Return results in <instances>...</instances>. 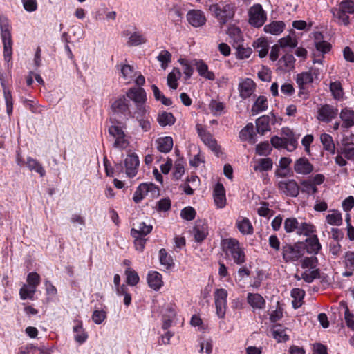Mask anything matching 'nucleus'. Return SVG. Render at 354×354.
Masks as SVG:
<instances>
[{
	"mask_svg": "<svg viewBox=\"0 0 354 354\" xmlns=\"http://www.w3.org/2000/svg\"><path fill=\"white\" fill-rule=\"evenodd\" d=\"M270 118L269 115H262L256 120L257 131L259 133L263 135L270 130Z\"/></svg>",
	"mask_w": 354,
	"mask_h": 354,
	"instance_id": "obj_39",
	"label": "nucleus"
},
{
	"mask_svg": "<svg viewBox=\"0 0 354 354\" xmlns=\"http://www.w3.org/2000/svg\"><path fill=\"white\" fill-rule=\"evenodd\" d=\"M158 196L159 189L153 183H142L136 188L133 194V201L136 203H139L145 198L153 200Z\"/></svg>",
	"mask_w": 354,
	"mask_h": 354,
	"instance_id": "obj_5",
	"label": "nucleus"
},
{
	"mask_svg": "<svg viewBox=\"0 0 354 354\" xmlns=\"http://www.w3.org/2000/svg\"><path fill=\"white\" fill-rule=\"evenodd\" d=\"M342 127L348 129L354 126V111L349 108H344L339 113Z\"/></svg>",
	"mask_w": 354,
	"mask_h": 354,
	"instance_id": "obj_23",
	"label": "nucleus"
},
{
	"mask_svg": "<svg viewBox=\"0 0 354 354\" xmlns=\"http://www.w3.org/2000/svg\"><path fill=\"white\" fill-rule=\"evenodd\" d=\"M120 71V77L128 84L133 82L138 86H142L145 83V79L142 75L136 71L133 66L127 64H120L118 66Z\"/></svg>",
	"mask_w": 354,
	"mask_h": 354,
	"instance_id": "obj_4",
	"label": "nucleus"
},
{
	"mask_svg": "<svg viewBox=\"0 0 354 354\" xmlns=\"http://www.w3.org/2000/svg\"><path fill=\"white\" fill-rule=\"evenodd\" d=\"M305 251L309 254H316L320 250L322 246L316 235H313L306 240V245L304 246Z\"/></svg>",
	"mask_w": 354,
	"mask_h": 354,
	"instance_id": "obj_33",
	"label": "nucleus"
},
{
	"mask_svg": "<svg viewBox=\"0 0 354 354\" xmlns=\"http://www.w3.org/2000/svg\"><path fill=\"white\" fill-rule=\"evenodd\" d=\"M298 226L299 222L295 218H288L284 221V230L287 233L296 232L297 234Z\"/></svg>",
	"mask_w": 354,
	"mask_h": 354,
	"instance_id": "obj_56",
	"label": "nucleus"
},
{
	"mask_svg": "<svg viewBox=\"0 0 354 354\" xmlns=\"http://www.w3.org/2000/svg\"><path fill=\"white\" fill-rule=\"evenodd\" d=\"M278 187L282 193L291 197H296L299 192V185L293 179L280 181Z\"/></svg>",
	"mask_w": 354,
	"mask_h": 354,
	"instance_id": "obj_14",
	"label": "nucleus"
},
{
	"mask_svg": "<svg viewBox=\"0 0 354 354\" xmlns=\"http://www.w3.org/2000/svg\"><path fill=\"white\" fill-rule=\"evenodd\" d=\"M343 263L346 271L343 273L344 277H351L354 272V252H346L343 257Z\"/></svg>",
	"mask_w": 354,
	"mask_h": 354,
	"instance_id": "obj_30",
	"label": "nucleus"
},
{
	"mask_svg": "<svg viewBox=\"0 0 354 354\" xmlns=\"http://www.w3.org/2000/svg\"><path fill=\"white\" fill-rule=\"evenodd\" d=\"M124 165L127 175L129 177L135 176L139 166L138 156L135 153L128 155L124 160Z\"/></svg>",
	"mask_w": 354,
	"mask_h": 354,
	"instance_id": "obj_19",
	"label": "nucleus"
},
{
	"mask_svg": "<svg viewBox=\"0 0 354 354\" xmlns=\"http://www.w3.org/2000/svg\"><path fill=\"white\" fill-rule=\"evenodd\" d=\"M252 46L253 48L258 52L259 57L263 58L268 55L269 45L266 37H261L253 41Z\"/></svg>",
	"mask_w": 354,
	"mask_h": 354,
	"instance_id": "obj_26",
	"label": "nucleus"
},
{
	"mask_svg": "<svg viewBox=\"0 0 354 354\" xmlns=\"http://www.w3.org/2000/svg\"><path fill=\"white\" fill-rule=\"evenodd\" d=\"M295 59L291 54H286L278 61L279 68L283 71H289L294 68Z\"/></svg>",
	"mask_w": 354,
	"mask_h": 354,
	"instance_id": "obj_36",
	"label": "nucleus"
},
{
	"mask_svg": "<svg viewBox=\"0 0 354 354\" xmlns=\"http://www.w3.org/2000/svg\"><path fill=\"white\" fill-rule=\"evenodd\" d=\"M226 248L234 262L241 265L245 261L244 248L236 239H228L225 241Z\"/></svg>",
	"mask_w": 354,
	"mask_h": 354,
	"instance_id": "obj_7",
	"label": "nucleus"
},
{
	"mask_svg": "<svg viewBox=\"0 0 354 354\" xmlns=\"http://www.w3.org/2000/svg\"><path fill=\"white\" fill-rule=\"evenodd\" d=\"M330 90L333 97L336 100H341L343 97L344 92L342 85L339 82H331L330 84Z\"/></svg>",
	"mask_w": 354,
	"mask_h": 354,
	"instance_id": "obj_55",
	"label": "nucleus"
},
{
	"mask_svg": "<svg viewBox=\"0 0 354 354\" xmlns=\"http://www.w3.org/2000/svg\"><path fill=\"white\" fill-rule=\"evenodd\" d=\"M333 20L339 25L348 26L350 24L349 15L337 6L331 8Z\"/></svg>",
	"mask_w": 354,
	"mask_h": 354,
	"instance_id": "obj_21",
	"label": "nucleus"
},
{
	"mask_svg": "<svg viewBox=\"0 0 354 354\" xmlns=\"http://www.w3.org/2000/svg\"><path fill=\"white\" fill-rule=\"evenodd\" d=\"M319 75V69L315 67H311L308 71L297 74L296 82L300 89H304L306 85L317 80Z\"/></svg>",
	"mask_w": 354,
	"mask_h": 354,
	"instance_id": "obj_9",
	"label": "nucleus"
},
{
	"mask_svg": "<svg viewBox=\"0 0 354 354\" xmlns=\"http://www.w3.org/2000/svg\"><path fill=\"white\" fill-rule=\"evenodd\" d=\"M323 36L319 32H316L315 34V45L316 49L322 53H328L330 49V45L326 41H323Z\"/></svg>",
	"mask_w": 354,
	"mask_h": 354,
	"instance_id": "obj_43",
	"label": "nucleus"
},
{
	"mask_svg": "<svg viewBox=\"0 0 354 354\" xmlns=\"http://www.w3.org/2000/svg\"><path fill=\"white\" fill-rule=\"evenodd\" d=\"M277 44L281 47V48H286L289 47L291 48H293L297 46V39L295 37H292L290 35H288L286 37H283L281 38Z\"/></svg>",
	"mask_w": 354,
	"mask_h": 354,
	"instance_id": "obj_60",
	"label": "nucleus"
},
{
	"mask_svg": "<svg viewBox=\"0 0 354 354\" xmlns=\"http://www.w3.org/2000/svg\"><path fill=\"white\" fill-rule=\"evenodd\" d=\"M147 283L153 290H158L163 286L162 274L157 271H150L147 274Z\"/></svg>",
	"mask_w": 354,
	"mask_h": 354,
	"instance_id": "obj_22",
	"label": "nucleus"
},
{
	"mask_svg": "<svg viewBox=\"0 0 354 354\" xmlns=\"http://www.w3.org/2000/svg\"><path fill=\"white\" fill-rule=\"evenodd\" d=\"M338 114V109L332 105L325 104L317 109V119L321 122L328 123L335 119Z\"/></svg>",
	"mask_w": 354,
	"mask_h": 354,
	"instance_id": "obj_12",
	"label": "nucleus"
},
{
	"mask_svg": "<svg viewBox=\"0 0 354 354\" xmlns=\"http://www.w3.org/2000/svg\"><path fill=\"white\" fill-rule=\"evenodd\" d=\"M3 87V97L6 106V113L10 116L13 111V100L10 91L1 82Z\"/></svg>",
	"mask_w": 354,
	"mask_h": 354,
	"instance_id": "obj_46",
	"label": "nucleus"
},
{
	"mask_svg": "<svg viewBox=\"0 0 354 354\" xmlns=\"http://www.w3.org/2000/svg\"><path fill=\"white\" fill-rule=\"evenodd\" d=\"M236 9L234 3L228 2L213 4L209 8L221 24H226L234 17Z\"/></svg>",
	"mask_w": 354,
	"mask_h": 354,
	"instance_id": "obj_2",
	"label": "nucleus"
},
{
	"mask_svg": "<svg viewBox=\"0 0 354 354\" xmlns=\"http://www.w3.org/2000/svg\"><path fill=\"white\" fill-rule=\"evenodd\" d=\"M125 275L127 276V283L130 286H136L140 281L138 273L131 268H126Z\"/></svg>",
	"mask_w": 354,
	"mask_h": 354,
	"instance_id": "obj_59",
	"label": "nucleus"
},
{
	"mask_svg": "<svg viewBox=\"0 0 354 354\" xmlns=\"http://www.w3.org/2000/svg\"><path fill=\"white\" fill-rule=\"evenodd\" d=\"M111 110L116 115H128L132 118L133 112L129 109V103L125 95H122L116 99L111 104Z\"/></svg>",
	"mask_w": 354,
	"mask_h": 354,
	"instance_id": "obj_11",
	"label": "nucleus"
},
{
	"mask_svg": "<svg viewBox=\"0 0 354 354\" xmlns=\"http://www.w3.org/2000/svg\"><path fill=\"white\" fill-rule=\"evenodd\" d=\"M187 20L193 27H201L206 23L205 13L201 10H190L187 12Z\"/></svg>",
	"mask_w": 354,
	"mask_h": 354,
	"instance_id": "obj_15",
	"label": "nucleus"
},
{
	"mask_svg": "<svg viewBox=\"0 0 354 354\" xmlns=\"http://www.w3.org/2000/svg\"><path fill=\"white\" fill-rule=\"evenodd\" d=\"M254 126L252 123L248 124L239 133V138L242 141L252 142L253 140Z\"/></svg>",
	"mask_w": 354,
	"mask_h": 354,
	"instance_id": "obj_51",
	"label": "nucleus"
},
{
	"mask_svg": "<svg viewBox=\"0 0 354 354\" xmlns=\"http://www.w3.org/2000/svg\"><path fill=\"white\" fill-rule=\"evenodd\" d=\"M337 6L348 15L354 13V1L353 0H342Z\"/></svg>",
	"mask_w": 354,
	"mask_h": 354,
	"instance_id": "obj_64",
	"label": "nucleus"
},
{
	"mask_svg": "<svg viewBox=\"0 0 354 354\" xmlns=\"http://www.w3.org/2000/svg\"><path fill=\"white\" fill-rule=\"evenodd\" d=\"M236 226L243 235L253 234V226L250 221L246 217L239 216L236 221Z\"/></svg>",
	"mask_w": 354,
	"mask_h": 354,
	"instance_id": "obj_25",
	"label": "nucleus"
},
{
	"mask_svg": "<svg viewBox=\"0 0 354 354\" xmlns=\"http://www.w3.org/2000/svg\"><path fill=\"white\" fill-rule=\"evenodd\" d=\"M146 41L147 40H146L145 37L143 36V35H142L140 32H136L132 33L130 35V37H129L127 44L129 46H138V45L145 44L146 42Z\"/></svg>",
	"mask_w": 354,
	"mask_h": 354,
	"instance_id": "obj_54",
	"label": "nucleus"
},
{
	"mask_svg": "<svg viewBox=\"0 0 354 354\" xmlns=\"http://www.w3.org/2000/svg\"><path fill=\"white\" fill-rule=\"evenodd\" d=\"M247 301L254 310L263 309L266 304L265 299L257 293H248Z\"/></svg>",
	"mask_w": 354,
	"mask_h": 354,
	"instance_id": "obj_24",
	"label": "nucleus"
},
{
	"mask_svg": "<svg viewBox=\"0 0 354 354\" xmlns=\"http://www.w3.org/2000/svg\"><path fill=\"white\" fill-rule=\"evenodd\" d=\"M253 170L256 172H264L272 169L273 162L271 158H264L254 159L251 162Z\"/></svg>",
	"mask_w": 354,
	"mask_h": 354,
	"instance_id": "obj_20",
	"label": "nucleus"
},
{
	"mask_svg": "<svg viewBox=\"0 0 354 354\" xmlns=\"http://www.w3.org/2000/svg\"><path fill=\"white\" fill-rule=\"evenodd\" d=\"M26 166L30 171H35L38 173L41 177L46 174L45 169L41 164L31 157H28L26 162Z\"/></svg>",
	"mask_w": 354,
	"mask_h": 354,
	"instance_id": "obj_47",
	"label": "nucleus"
},
{
	"mask_svg": "<svg viewBox=\"0 0 354 354\" xmlns=\"http://www.w3.org/2000/svg\"><path fill=\"white\" fill-rule=\"evenodd\" d=\"M124 95L134 103L133 113H137L139 116L145 115L147 110L150 109L149 106L147 104V93L141 86L130 88Z\"/></svg>",
	"mask_w": 354,
	"mask_h": 354,
	"instance_id": "obj_1",
	"label": "nucleus"
},
{
	"mask_svg": "<svg viewBox=\"0 0 354 354\" xmlns=\"http://www.w3.org/2000/svg\"><path fill=\"white\" fill-rule=\"evenodd\" d=\"M236 49V56L237 59H244L249 58L252 53V50L250 47H245L243 43H241L233 47Z\"/></svg>",
	"mask_w": 354,
	"mask_h": 354,
	"instance_id": "obj_49",
	"label": "nucleus"
},
{
	"mask_svg": "<svg viewBox=\"0 0 354 354\" xmlns=\"http://www.w3.org/2000/svg\"><path fill=\"white\" fill-rule=\"evenodd\" d=\"M227 295V291L224 288H218L214 292L216 313L219 318H223L225 315Z\"/></svg>",
	"mask_w": 354,
	"mask_h": 354,
	"instance_id": "obj_10",
	"label": "nucleus"
},
{
	"mask_svg": "<svg viewBox=\"0 0 354 354\" xmlns=\"http://www.w3.org/2000/svg\"><path fill=\"white\" fill-rule=\"evenodd\" d=\"M305 295L304 290L300 288H293L291 291V297L294 299L292 301L294 308H298L302 305V299Z\"/></svg>",
	"mask_w": 354,
	"mask_h": 354,
	"instance_id": "obj_48",
	"label": "nucleus"
},
{
	"mask_svg": "<svg viewBox=\"0 0 354 354\" xmlns=\"http://www.w3.org/2000/svg\"><path fill=\"white\" fill-rule=\"evenodd\" d=\"M1 35L3 44V55L5 60L9 62L12 54V41L10 26L6 17H0Z\"/></svg>",
	"mask_w": 354,
	"mask_h": 354,
	"instance_id": "obj_3",
	"label": "nucleus"
},
{
	"mask_svg": "<svg viewBox=\"0 0 354 354\" xmlns=\"http://www.w3.org/2000/svg\"><path fill=\"white\" fill-rule=\"evenodd\" d=\"M153 229V226L150 224L147 225L145 222H139L136 227L131 230V234L133 237L145 236L149 234Z\"/></svg>",
	"mask_w": 354,
	"mask_h": 354,
	"instance_id": "obj_32",
	"label": "nucleus"
},
{
	"mask_svg": "<svg viewBox=\"0 0 354 354\" xmlns=\"http://www.w3.org/2000/svg\"><path fill=\"white\" fill-rule=\"evenodd\" d=\"M268 109V100L265 96H259L254 102L251 111L252 115H257Z\"/></svg>",
	"mask_w": 354,
	"mask_h": 354,
	"instance_id": "obj_41",
	"label": "nucleus"
},
{
	"mask_svg": "<svg viewBox=\"0 0 354 354\" xmlns=\"http://www.w3.org/2000/svg\"><path fill=\"white\" fill-rule=\"evenodd\" d=\"M272 337L278 342H286L288 339V336L285 333V330L279 326H275L272 328Z\"/></svg>",
	"mask_w": 354,
	"mask_h": 354,
	"instance_id": "obj_57",
	"label": "nucleus"
},
{
	"mask_svg": "<svg viewBox=\"0 0 354 354\" xmlns=\"http://www.w3.org/2000/svg\"><path fill=\"white\" fill-rule=\"evenodd\" d=\"M227 35L230 38V43H232V47L243 43V36L239 28L235 26H231L228 28Z\"/></svg>",
	"mask_w": 354,
	"mask_h": 354,
	"instance_id": "obj_31",
	"label": "nucleus"
},
{
	"mask_svg": "<svg viewBox=\"0 0 354 354\" xmlns=\"http://www.w3.org/2000/svg\"><path fill=\"white\" fill-rule=\"evenodd\" d=\"M338 153L343 154L344 158L351 161H354V143L348 142L346 138L342 140V146Z\"/></svg>",
	"mask_w": 354,
	"mask_h": 354,
	"instance_id": "obj_28",
	"label": "nucleus"
},
{
	"mask_svg": "<svg viewBox=\"0 0 354 354\" xmlns=\"http://www.w3.org/2000/svg\"><path fill=\"white\" fill-rule=\"evenodd\" d=\"M320 141L326 151H328L331 154L335 153V146L330 135L324 133L320 136Z\"/></svg>",
	"mask_w": 354,
	"mask_h": 354,
	"instance_id": "obj_42",
	"label": "nucleus"
},
{
	"mask_svg": "<svg viewBox=\"0 0 354 354\" xmlns=\"http://www.w3.org/2000/svg\"><path fill=\"white\" fill-rule=\"evenodd\" d=\"M213 197L215 205L219 208H223L226 205L225 190L222 183H217L213 192Z\"/></svg>",
	"mask_w": 354,
	"mask_h": 354,
	"instance_id": "obj_18",
	"label": "nucleus"
},
{
	"mask_svg": "<svg viewBox=\"0 0 354 354\" xmlns=\"http://www.w3.org/2000/svg\"><path fill=\"white\" fill-rule=\"evenodd\" d=\"M304 254L305 248L301 243H286L281 248V254L285 262L298 261Z\"/></svg>",
	"mask_w": 354,
	"mask_h": 354,
	"instance_id": "obj_6",
	"label": "nucleus"
},
{
	"mask_svg": "<svg viewBox=\"0 0 354 354\" xmlns=\"http://www.w3.org/2000/svg\"><path fill=\"white\" fill-rule=\"evenodd\" d=\"M74 333V339L75 342L82 344L84 343L88 339V335L83 328L82 322H77L73 327Z\"/></svg>",
	"mask_w": 354,
	"mask_h": 354,
	"instance_id": "obj_35",
	"label": "nucleus"
},
{
	"mask_svg": "<svg viewBox=\"0 0 354 354\" xmlns=\"http://www.w3.org/2000/svg\"><path fill=\"white\" fill-rule=\"evenodd\" d=\"M314 231L315 227L313 225L306 222L299 223L297 234L308 236L313 233Z\"/></svg>",
	"mask_w": 354,
	"mask_h": 354,
	"instance_id": "obj_61",
	"label": "nucleus"
},
{
	"mask_svg": "<svg viewBox=\"0 0 354 354\" xmlns=\"http://www.w3.org/2000/svg\"><path fill=\"white\" fill-rule=\"evenodd\" d=\"M181 73L179 69L174 68L168 74L167 78V82L168 86L171 89H176L178 86V80L180 79Z\"/></svg>",
	"mask_w": 354,
	"mask_h": 354,
	"instance_id": "obj_45",
	"label": "nucleus"
},
{
	"mask_svg": "<svg viewBox=\"0 0 354 354\" xmlns=\"http://www.w3.org/2000/svg\"><path fill=\"white\" fill-rule=\"evenodd\" d=\"M196 128L203 142L212 151L216 153H218L219 146L218 145L216 140L213 138L212 135L203 129L201 124H197Z\"/></svg>",
	"mask_w": 354,
	"mask_h": 354,
	"instance_id": "obj_13",
	"label": "nucleus"
},
{
	"mask_svg": "<svg viewBox=\"0 0 354 354\" xmlns=\"http://www.w3.org/2000/svg\"><path fill=\"white\" fill-rule=\"evenodd\" d=\"M36 292V288L34 286L24 284L19 290L20 298L23 300L27 299H33L34 295Z\"/></svg>",
	"mask_w": 354,
	"mask_h": 354,
	"instance_id": "obj_52",
	"label": "nucleus"
},
{
	"mask_svg": "<svg viewBox=\"0 0 354 354\" xmlns=\"http://www.w3.org/2000/svg\"><path fill=\"white\" fill-rule=\"evenodd\" d=\"M267 19V15L262 6L256 3L251 6L248 10V23L253 27H261Z\"/></svg>",
	"mask_w": 354,
	"mask_h": 354,
	"instance_id": "obj_8",
	"label": "nucleus"
},
{
	"mask_svg": "<svg viewBox=\"0 0 354 354\" xmlns=\"http://www.w3.org/2000/svg\"><path fill=\"white\" fill-rule=\"evenodd\" d=\"M256 84L250 78L241 80L239 84V95L243 99L250 97L254 92Z\"/></svg>",
	"mask_w": 354,
	"mask_h": 354,
	"instance_id": "obj_17",
	"label": "nucleus"
},
{
	"mask_svg": "<svg viewBox=\"0 0 354 354\" xmlns=\"http://www.w3.org/2000/svg\"><path fill=\"white\" fill-rule=\"evenodd\" d=\"M192 232L195 241L197 242H201L208 234L207 226L204 223H196Z\"/></svg>",
	"mask_w": 354,
	"mask_h": 354,
	"instance_id": "obj_34",
	"label": "nucleus"
},
{
	"mask_svg": "<svg viewBox=\"0 0 354 354\" xmlns=\"http://www.w3.org/2000/svg\"><path fill=\"white\" fill-rule=\"evenodd\" d=\"M319 277V272L317 269L306 270L301 274L302 279L306 283H312L315 279Z\"/></svg>",
	"mask_w": 354,
	"mask_h": 354,
	"instance_id": "obj_62",
	"label": "nucleus"
},
{
	"mask_svg": "<svg viewBox=\"0 0 354 354\" xmlns=\"http://www.w3.org/2000/svg\"><path fill=\"white\" fill-rule=\"evenodd\" d=\"M281 137L288 140V151H293L297 146V140L293 132L288 128H282Z\"/></svg>",
	"mask_w": 354,
	"mask_h": 354,
	"instance_id": "obj_37",
	"label": "nucleus"
},
{
	"mask_svg": "<svg viewBox=\"0 0 354 354\" xmlns=\"http://www.w3.org/2000/svg\"><path fill=\"white\" fill-rule=\"evenodd\" d=\"M159 258L160 264L166 269H169L174 266L173 258L163 248L159 251Z\"/></svg>",
	"mask_w": 354,
	"mask_h": 354,
	"instance_id": "obj_50",
	"label": "nucleus"
},
{
	"mask_svg": "<svg viewBox=\"0 0 354 354\" xmlns=\"http://www.w3.org/2000/svg\"><path fill=\"white\" fill-rule=\"evenodd\" d=\"M286 25L282 21H273L266 24L263 27V30L266 33L272 35H279L283 32Z\"/></svg>",
	"mask_w": 354,
	"mask_h": 354,
	"instance_id": "obj_27",
	"label": "nucleus"
},
{
	"mask_svg": "<svg viewBox=\"0 0 354 354\" xmlns=\"http://www.w3.org/2000/svg\"><path fill=\"white\" fill-rule=\"evenodd\" d=\"M157 121L160 126H171L175 123L176 119L173 114L167 111H160L158 114Z\"/></svg>",
	"mask_w": 354,
	"mask_h": 354,
	"instance_id": "obj_40",
	"label": "nucleus"
},
{
	"mask_svg": "<svg viewBox=\"0 0 354 354\" xmlns=\"http://www.w3.org/2000/svg\"><path fill=\"white\" fill-rule=\"evenodd\" d=\"M151 89H152L154 97L157 101H160L162 102V104L165 106L171 105V104H172L171 100L169 98L166 97L155 84H153L151 86Z\"/></svg>",
	"mask_w": 354,
	"mask_h": 354,
	"instance_id": "obj_53",
	"label": "nucleus"
},
{
	"mask_svg": "<svg viewBox=\"0 0 354 354\" xmlns=\"http://www.w3.org/2000/svg\"><path fill=\"white\" fill-rule=\"evenodd\" d=\"M157 59L160 62L161 67L165 69L171 61V54L166 50H161L157 57Z\"/></svg>",
	"mask_w": 354,
	"mask_h": 354,
	"instance_id": "obj_58",
	"label": "nucleus"
},
{
	"mask_svg": "<svg viewBox=\"0 0 354 354\" xmlns=\"http://www.w3.org/2000/svg\"><path fill=\"white\" fill-rule=\"evenodd\" d=\"M326 221L330 225L340 226L342 224V214L337 210H330L326 216Z\"/></svg>",
	"mask_w": 354,
	"mask_h": 354,
	"instance_id": "obj_44",
	"label": "nucleus"
},
{
	"mask_svg": "<svg viewBox=\"0 0 354 354\" xmlns=\"http://www.w3.org/2000/svg\"><path fill=\"white\" fill-rule=\"evenodd\" d=\"M156 145L159 151L167 153L172 149L174 141L171 136L160 137L156 140Z\"/></svg>",
	"mask_w": 354,
	"mask_h": 354,
	"instance_id": "obj_29",
	"label": "nucleus"
},
{
	"mask_svg": "<svg viewBox=\"0 0 354 354\" xmlns=\"http://www.w3.org/2000/svg\"><path fill=\"white\" fill-rule=\"evenodd\" d=\"M149 112L150 109L147 110V113L142 115L139 116L137 113H133L132 115V118H136V120L139 123L140 127L144 132H147L151 129V122L149 120Z\"/></svg>",
	"mask_w": 354,
	"mask_h": 354,
	"instance_id": "obj_38",
	"label": "nucleus"
},
{
	"mask_svg": "<svg viewBox=\"0 0 354 354\" xmlns=\"http://www.w3.org/2000/svg\"><path fill=\"white\" fill-rule=\"evenodd\" d=\"M301 191L303 192H306L308 194H315L317 192V188L315 187L313 184V182H312L310 178L307 180H304L301 182Z\"/></svg>",
	"mask_w": 354,
	"mask_h": 354,
	"instance_id": "obj_63",
	"label": "nucleus"
},
{
	"mask_svg": "<svg viewBox=\"0 0 354 354\" xmlns=\"http://www.w3.org/2000/svg\"><path fill=\"white\" fill-rule=\"evenodd\" d=\"M293 169L297 174L306 176L313 171L314 167L308 158L301 157L295 160Z\"/></svg>",
	"mask_w": 354,
	"mask_h": 354,
	"instance_id": "obj_16",
	"label": "nucleus"
}]
</instances>
